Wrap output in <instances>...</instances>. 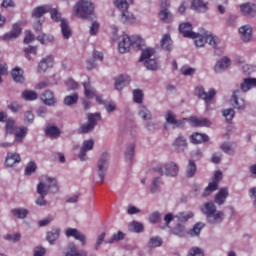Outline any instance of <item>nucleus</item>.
<instances>
[{"label":"nucleus","mask_w":256,"mask_h":256,"mask_svg":"<svg viewBox=\"0 0 256 256\" xmlns=\"http://www.w3.org/2000/svg\"><path fill=\"white\" fill-rule=\"evenodd\" d=\"M166 121L169 123V125H173L174 129L185 127V121H188L191 127H211V121H209L207 118H197V116H191L189 118L177 120V117H175L171 111L167 113Z\"/></svg>","instance_id":"f257e3e1"},{"label":"nucleus","mask_w":256,"mask_h":256,"mask_svg":"<svg viewBox=\"0 0 256 256\" xmlns=\"http://www.w3.org/2000/svg\"><path fill=\"white\" fill-rule=\"evenodd\" d=\"M37 193L39 198L36 200V205L40 207H45L47 205V200H45V196L49 193L55 195V193H59V185L57 184V179L47 177L46 183L40 182L37 186Z\"/></svg>","instance_id":"f03ea898"},{"label":"nucleus","mask_w":256,"mask_h":256,"mask_svg":"<svg viewBox=\"0 0 256 256\" xmlns=\"http://www.w3.org/2000/svg\"><path fill=\"white\" fill-rule=\"evenodd\" d=\"M144 41L142 37L132 36L124 34L119 38L118 51L119 53H129L131 51V47L141 48Z\"/></svg>","instance_id":"7ed1b4c3"},{"label":"nucleus","mask_w":256,"mask_h":256,"mask_svg":"<svg viewBox=\"0 0 256 256\" xmlns=\"http://www.w3.org/2000/svg\"><path fill=\"white\" fill-rule=\"evenodd\" d=\"M201 211L206 215L208 223H221V221H223V212L217 211V207L213 202L205 203Z\"/></svg>","instance_id":"20e7f679"},{"label":"nucleus","mask_w":256,"mask_h":256,"mask_svg":"<svg viewBox=\"0 0 256 256\" xmlns=\"http://www.w3.org/2000/svg\"><path fill=\"white\" fill-rule=\"evenodd\" d=\"M194 39V43L196 47H205V43H209L213 49L217 47V43H219V38L217 36H213L211 33L201 30V33H196V37Z\"/></svg>","instance_id":"39448f33"},{"label":"nucleus","mask_w":256,"mask_h":256,"mask_svg":"<svg viewBox=\"0 0 256 256\" xmlns=\"http://www.w3.org/2000/svg\"><path fill=\"white\" fill-rule=\"evenodd\" d=\"M114 5L121 11L120 21L126 25L129 23H135L136 18L131 12L128 11L129 3L127 0H114Z\"/></svg>","instance_id":"423d86ee"},{"label":"nucleus","mask_w":256,"mask_h":256,"mask_svg":"<svg viewBox=\"0 0 256 256\" xmlns=\"http://www.w3.org/2000/svg\"><path fill=\"white\" fill-rule=\"evenodd\" d=\"M93 11H95V6L90 1L80 0L75 5L76 17H80V19H87L89 15H93Z\"/></svg>","instance_id":"0eeeda50"},{"label":"nucleus","mask_w":256,"mask_h":256,"mask_svg":"<svg viewBox=\"0 0 256 256\" xmlns=\"http://www.w3.org/2000/svg\"><path fill=\"white\" fill-rule=\"evenodd\" d=\"M45 13H50L53 21H56V23H59L61 20V13L57 9H51L50 6L44 5V6H38L33 10L32 17H35V19H40V17H43Z\"/></svg>","instance_id":"6e6552de"},{"label":"nucleus","mask_w":256,"mask_h":256,"mask_svg":"<svg viewBox=\"0 0 256 256\" xmlns=\"http://www.w3.org/2000/svg\"><path fill=\"white\" fill-rule=\"evenodd\" d=\"M88 123L82 124L78 130L79 133H89L95 129V126L97 125V121H101V114L100 113H94V114H88L87 115Z\"/></svg>","instance_id":"1a4fd4ad"},{"label":"nucleus","mask_w":256,"mask_h":256,"mask_svg":"<svg viewBox=\"0 0 256 256\" xmlns=\"http://www.w3.org/2000/svg\"><path fill=\"white\" fill-rule=\"evenodd\" d=\"M109 167V154L104 153L101 155L97 164V174L103 183L105 181V175L107 174V169Z\"/></svg>","instance_id":"9d476101"},{"label":"nucleus","mask_w":256,"mask_h":256,"mask_svg":"<svg viewBox=\"0 0 256 256\" xmlns=\"http://www.w3.org/2000/svg\"><path fill=\"white\" fill-rule=\"evenodd\" d=\"M221 179H223V173L221 171H216L212 179V182H210L208 186L205 188L203 192V197H209V195H211L213 191H217V189H219V183Z\"/></svg>","instance_id":"9b49d317"},{"label":"nucleus","mask_w":256,"mask_h":256,"mask_svg":"<svg viewBox=\"0 0 256 256\" xmlns=\"http://www.w3.org/2000/svg\"><path fill=\"white\" fill-rule=\"evenodd\" d=\"M196 94L198 99H202L203 101H205L207 107H209V103L213 101V97L217 95V92L215 91V89H210L207 93L205 91V88H203L202 86H198L196 87Z\"/></svg>","instance_id":"f8f14e48"},{"label":"nucleus","mask_w":256,"mask_h":256,"mask_svg":"<svg viewBox=\"0 0 256 256\" xmlns=\"http://www.w3.org/2000/svg\"><path fill=\"white\" fill-rule=\"evenodd\" d=\"M65 235L66 237H74V239H76V241H80L82 245H87V237L77 228H67Z\"/></svg>","instance_id":"ddd939ff"},{"label":"nucleus","mask_w":256,"mask_h":256,"mask_svg":"<svg viewBox=\"0 0 256 256\" xmlns=\"http://www.w3.org/2000/svg\"><path fill=\"white\" fill-rule=\"evenodd\" d=\"M231 105L234 107V109H238V111H243V109H245V100L241 98V91L235 90L233 92Z\"/></svg>","instance_id":"4468645a"},{"label":"nucleus","mask_w":256,"mask_h":256,"mask_svg":"<svg viewBox=\"0 0 256 256\" xmlns=\"http://www.w3.org/2000/svg\"><path fill=\"white\" fill-rule=\"evenodd\" d=\"M240 38L244 43H249L251 39H253V27L251 25L246 24L239 28Z\"/></svg>","instance_id":"2eb2a0df"},{"label":"nucleus","mask_w":256,"mask_h":256,"mask_svg":"<svg viewBox=\"0 0 256 256\" xmlns=\"http://www.w3.org/2000/svg\"><path fill=\"white\" fill-rule=\"evenodd\" d=\"M179 31L183 37H187L188 39L197 37V33L193 32V25L189 22L181 23L179 25Z\"/></svg>","instance_id":"dca6fc26"},{"label":"nucleus","mask_w":256,"mask_h":256,"mask_svg":"<svg viewBox=\"0 0 256 256\" xmlns=\"http://www.w3.org/2000/svg\"><path fill=\"white\" fill-rule=\"evenodd\" d=\"M240 11L244 17H255L256 5L253 3H244L240 6Z\"/></svg>","instance_id":"f3484780"},{"label":"nucleus","mask_w":256,"mask_h":256,"mask_svg":"<svg viewBox=\"0 0 256 256\" xmlns=\"http://www.w3.org/2000/svg\"><path fill=\"white\" fill-rule=\"evenodd\" d=\"M187 138L185 136H178L172 143V147L178 152L183 153L188 147Z\"/></svg>","instance_id":"a211bd4d"},{"label":"nucleus","mask_w":256,"mask_h":256,"mask_svg":"<svg viewBox=\"0 0 256 256\" xmlns=\"http://www.w3.org/2000/svg\"><path fill=\"white\" fill-rule=\"evenodd\" d=\"M53 67V55H48L43 58L38 64V72L45 73L47 69H51Z\"/></svg>","instance_id":"6ab92c4d"},{"label":"nucleus","mask_w":256,"mask_h":256,"mask_svg":"<svg viewBox=\"0 0 256 256\" xmlns=\"http://www.w3.org/2000/svg\"><path fill=\"white\" fill-rule=\"evenodd\" d=\"M27 133H29V129L25 126L16 127L14 131V140L16 143H23L25 137H27Z\"/></svg>","instance_id":"aec40b11"},{"label":"nucleus","mask_w":256,"mask_h":256,"mask_svg":"<svg viewBox=\"0 0 256 256\" xmlns=\"http://www.w3.org/2000/svg\"><path fill=\"white\" fill-rule=\"evenodd\" d=\"M207 141H209V136H207V134L194 132L190 136V143H192L193 145H199L201 143H207Z\"/></svg>","instance_id":"412c9836"},{"label":"nucleus","mask_w":256,"mask_h":256,"mask_svg":"<svg viewBox=\"0 0 256 256\" xmlns=\"http://www.w3.org/2000/svg\"><path fill=\"white\" fill-rule=\"evenodd\" d=\"M94 145H95V142L93 140H85L83 142V145L79 154L80 161H85V157L87 156V151H91Z\"/></svg>","instance_id":"4be33fe9"},{"label":"nucleus","mask_w":256,"mask_h":256,"mask_svg":"<svg viewBox=\"0 0 256 256\" xmlns=\"http://www.w3.org/2000/svg\"><path fill=\"white\" fill-rule=\"evenodd\" d=\"M165 175L167 177H177L179 175V166L173 162H168L165 164Z\"/></svg>","instance_id":"5701e85b"},{"label":"nucleus","mask_w":256,"mask_h":256,"mask_svg":"<svg viewBox=\"0 0 256 256\" xmlns=\"http://www.w3.org/2000/svg\"><path fill=\"white\" fill-rule=\"evenodd\" d=\"M21 35V26L14 24L12 30L3 36L4 41H11V39H17Z\"/></svg>","instance_id":"b1692460"},{"label":"nucleus","mask_w":256,"mask_h":256,"mask_svg":"<svg viewBox=\"0 0 256 256\" xmlns=\"http://www.w3.org/2000/svg\"><path fill=\"white\" fill-rule=\"evenodd\" d=\"M131 83V78L127 75H120L115 81V89L121 91L123 87Z\"/></svg>","instance_id":"393cba45"},{"label":"nucleus","mask_w":256,"mask_h":256,"mask_svg":"<svg viewBox=\"0 0 256 256\" xmlns=\"http://www.w3.org/2000/svg\"><path fill=\"white\" fill-rule=\"evenodd\" d=\"M227 197H229V190L227 188H221L215 196V203L217 205H223Z\"/></svg>","instance_id":"a878e982"},{"label":"nucleus","mask_w":256,"mask_h":256,"mask_svg":"<svg viewBox=\"0 0 256 256\" xmlns=\"http://www.w3.org/2000/svg\"><path fill=\"white\" fill-rule=\"evenodd\" d=\"M161 48L164 51H172L173 50V40H171V35L164 34L161 42H160Z\"/></svg>","instance_id":"bb28decb"},{"label":"nucleus","mask_w":256,"mask_h":256,"mask_svg":"<svg viewBox=\"0 0 256 256\" xmlns=\"http://www.w3.org/2000/svg\"><path fill=\"white\" fill-rule=\"evenodd\" d=\"M16 163H21V156L17 153H8L5 160L6 166L13 167Z\"/></svg>","instance_id":"cd10ccee"},{"label":"nucleus","mask_w":256,"mask_h":256,"mask_svg":"<svg viewBox=\"0 0 256 256\" xmlns=\"http://www.w3.org/2000/svg\"><path fill=\"white\" fill-rule=\"evenodd\" d=\"M59 21L61 22L60 27H61V31L64 39H69V37H71V27H69V22H67V20L65 19H62L61 14H60Z\"/></svg>","instance_id":"c85d7f7f"},{"label":"nucleus","mask_w":256,"mask_h":256,"mask_svg":"<svg viewBox=\"0 0 256 256\" xmlns=\"http://www.w3.org/2000/svg\"><path fill=\"white\" fill-rule=\"evenodd\" d=\"M253 87H256V78H246L240 85V88L244 93H247V91H250Z\"/></svg>","instance_id":"c756f323"},{"label":"nucleus","mask_w":256,"mask_h":256,"mask_svg":"<svg viewBox=\"0 0 256 256\" xmlns=\"http://www.w3.org/2000/svg\"><path fill=\"white\" fill-rule=\"evenodd\" d=\"M95 59H98L99 61H103V52H99V51L93 52V60L87 61V69H89L90 71L92 69H95V67H97V63H95Z\"/></svg>","instance_id":"7c9ffc66"},{"label":"nucleus","mask_w":256,"mask_h":256,"mask_svg":"<svg viewBox=\"0 0 256 256\" xmlns=\"http://www.w3.org/2000/svg\"><path fill=\"white\" fill-rule=\"evenodd\" d=\"M65 256H87V253L83 250L78 251L75 243H70L68 245V251L66 252Z\"/></svg>","instance_id":"2f4dec72"},{"label":"nucleus","mask_w":256,"mask_h":256,"mask_svg":"<svg viewBox=\"0 0 256 256\" xmlns=\"http://www.w3.org/2000/svg\"><path fill=\"white\" fill-rule=\"evenodd\" d=\"M41 100L45 105H53L55 103V94L51 92V90H46L42 95H41Z\"/></svg>","instance_id":"473e14b6"},{"label":"nucleus","mask_w":256,"mask_h":256,"mask_svg":"<svg viewBox=\"0 0 256 256\" xmlns=\"http://www.w3.org/2000/svg\"><path fill=\"white\" fill-rule=\"evenodd\" d=\"M11 75H12V79L16 83H24L25 82V77L23 76V69L16 67L12 70Z\"/></svg>","instance_id":"72a5a7b5"},{"label":"nucleus","mask_w":256,"mask_h":256,"mask_svg":"<svg viewBox=\"0 0 256 256\" xmlns=\"http://www.w3.org/2000/svg\"><path fill=\"white\" fill-rule=\"evenodd\" d=\"M231 65V60L228 57H223L220 61H218L215 65V71L221 72L225 71L227 67Z\"/></svg>","instance_id":"f704fd0d"},{"label":"nucleus","mask_w":256,"mask_h":256,"mask_svg":"<svg viewBox=\"0 0 256 256\" xmlns=\"http://www.w3.org/2000/svg\"><path fill=\"white\" fill-rule=\"evenodd\" d=\"M159 19L162 20L163 23H171V21H173V14H171L169 9H161Z\"/></svg>","instance_id":"c9c22d12"},{"label":"nucleus","mask_w":256,"mask_h":256,"mask_svg":"<svg viewBox=\"0 0 256 256\" xmlns=\"http://www.w3.org/2000/svg\"><path fill=\"white\" fill-rule=\"evenodd\" d=\"M83 87L85 97H87V99H93V97H95L96 92L93 86H91V82H84Z\"/></svg>","instance_id":"e433bc0d"},{"label":"nucleus","mask_w":256,"mask_h":256,"mask_svg":"<svg viewBox=\"0 0 256 256\" xmlns=\"http://www.w3.org/2000/svg\"><path fill=\"white\" fill-rule=\"evenodd\" d=\"M59 235H61L60 229H54L47 233L46 239L50 245H53L57 239H59Z\"/></svg>","instance_id":"4c0bfd02"},{"label":"nucleus","mask_w":256,"mask_h":256,"mask_svg":"<svg viewBox=\"0 0 256 256\" xmlns=\"http://www.w3.org/2000/svg\"><path fill=\"white\" fill-rule=\"evenodd\" d=\"M192 9L195 11H207V4L203 0H193L191 3Z\"/></svg>","instance_id":"58836bf2"},{"label":"nucleus","mask_w":256,"mask_h":256,"mask_svg":"<svg viewBox=\"0 0 256 256\" xmlns=\"http://www.w3.org/2000/svg\"><path fill=\"white\" fill-rule=\"evenodd\" d=\"M15 125L16 123H15V120H13V118H8L6 120L5 129L8 135H13L15 133V130L17 129L15 128Z\"/></svg>","instance_id":"ea45409f"},{"label":"nucleus","mask_w":256,"mask_h":256,"mask_svg":"<svg viewBox=\"0 0 256 256\" xmlns=\"http://www.w3.org/2000/svg\"><path fill=\"white\" fill-rule=\"evenodd\" d=\"M195 173H197V165L193 160H189V164L186 168L187 177H194Z\"/></svg>","instance_id":"a19ab883"},{"label":"nucleus","mask_w":256,"mask_h":256,"mask_svg":"<svg viewBox=\"0 0 256 256\" xmlns=\"http://www.w3.org/2000/svg\"><path fill=\"white\" fill-rule=\"evenodd\" d=\"M192 217L193 212H180L176 215V219H178L180 223H187V221H189V219H192Z\"/></svg>","instance_id":"79ce46f5"},{"label":"nucleus","mask_w":256,"mask_h":256,"mask_svg":"<svg viewBox=\"0 0 256 256\" xmlns=\"http://www.w3.org/2000/svg\"><path fill=\"white\" fill-rule=\"evenodd\" d=\"M154 54H155V49L147 48L142 51L140 61H149V59H151V57H153Z\"/></svg>","instance_id":"37998d69"},{"label":"nucleus","mask_w":256,"mask_h":256,"mask_svg":"<svg viewBox=\"0 0 256 256\" xmlns=\"http://www.w3.org/2000/svg\"><path fill=\"white\" fill-rule=\"evenodd\" d=\"M46 135L49 137H59L61 135V131L57 126H48L45 130Z\"/></svg>","instance_id":"c03bdc74"},{"label":"nucleus","mask_w":256,"mask_h":256,"mask_svg":"<svg viewBox=\"0 0 256 256\" xmlns=\"http://www.w3.org/2000/svg\"><path fill=\"white\" fill-rule=\"evenodd\" d=\"M11 213L18 219H25V217L29 215V211H27V209H13L11 210Z\"/></svg>","instance_id":"a18cd8bd"},{"label":"nucleus","mask_w":256,"mask_h":256,"mask_svg":"<svg viewBox=\"0 0 256 256\" xmlns=\"http://www.w3.org/2000/svg\"><path fill=\"white\" fill-rule=\"evenodd\" d=\"M22 97L25 101H35L37 99V94L33 90H25L22 92Z\"/></svg>","instance_id":"49530a36"},{"label":"nucleus","mask_w":256,"mask_h":256,"mask_svg":"<svg viewBox=\"0 0 256 256\" xmlns=\"http://www.w3.org/2000/svg\"><path fill=\"white\" fill-rule=\"evenodd\" d=\"M144 65L146 69H149V71H157L159 64L157 63V60L155 59H149L144 62Z\"/></svg>","instance_id":"de8ad7c7"},{"label":"nucleus","mask_w":256,"mask_h":256,"mask_svg":"<svg viewBox=\"0 0 256 256\" xmlns=\"http://www.w3.org/2000/svg\"><path fill=\"white\" fill-rule=\"evenodd\" d=\"M77 101H79V94H77V93H75L73 95L66 96L64 98V104H66L67 106L75 105V103H77Z\"/></svg>","instance_id":"09e8293b"},{"label":"nucleus","mask_w":256,"mask_h":256,"mask_svg":"<svg viewBox=\"0 0 256 256\" xmlns=\"http://www.w3.org/2000/svg\"><path fill=\"white\" fill-rule=\"evenodd\" d=\"M143 229H144L143 224H141L137 221H133L129 225V230L133 231L134 233H141V231H143Z\"/></svg>","instance_id":"8fccbe9b"},{"label":"nucleus","mask_w":256,"mask_h":256,"mask_svg":"<svg viewBox=\"0 0 256 256\" xmlns=\"http://www.w3.org/2000/svg\"><path fill=\"white\" fill-rule=\"evenodd\" d=\"M125 239V234L121 231H119L117 234H114L109 240H106L105 243H108L109 245L115 243V241H121Z\"/></svg>","instance_id":"3c124183"},{"label":"nucleus","mask_w":256,"mask_h":256,"mask_svg":"<svg viewBox=\"0 0 256 256\" xmlns=\"http://www.w3.org/2000/svg\"><path fill=\"white\" fill-rule=\"evenodd\" d=\"M53 35L41 34L37 37V40L42 43V45H47V43H51L53 41Z\"/></svg>","instance_id":"603ef678"},{"label":"nucleus","mask_w":256,"mask_h":256,"mask_svg":"<svg viewBox=\"0 0 256 256\" xmlns=\"http://www.w3.org/2000/svg\"><path fill=\"white\" fill-rule=\"evenodd\" d=\"M139 116L144 119V121H148L152 117L151 112L145 108V106L140 107Z\"/></svg>","instance_id":"864d4df0"},{"label":"nucleus","mask_w":256,"mask_h":256,"mask_svg":"<svg viewBox=\"0 0 256 256\" xmlns=\"http://www.w3.org/2000/svg\"><path fill=\"white\" fill-rule=\"evenodd\" d=\"M223 117H225L226 121H233V118L235 117V110L233 108H228L225 110H222Z\"/></svg>","instance_id":"5fc2aeb1"},{"label":"nucleus","mask_w":256,"mask_h":256,"mask_svg":"<svg viewBox=\"0 0 256 256\" xmlns=\"http://www.w3.org/2000/svg\"><path fill=\"white\" fill-rule=\"evenodd\" d=\"M174 234L177 235V237H185L187 235V231L185 230V226L178 224L174 228Z\"/></svg>","instance_id":"6e6d98bb"},{"label":"nucleus","mask_w":256,"mask_h":256,"mask_svg":"<svg viewBox=\"0 0 256 256\" xmlns=\"http://www.w3.org/2000/svg\"><path fill=\"white\" fill-rule=\"evenodd\" d=\"M204 225L201 223H197L194 225L193 229H191L188 232V235H191V237H195V235H199L201 233V229H203Z\"/></svg>","instance_id":"4d7b16f0"},{"label":"nucleus","mask_w":256,"mask_h":256,"mask_svg":"<svg viewBox=\"0 0 256 256\" xmlns=\"http://www.w3.org/2000/svg\"><path fill=\"white\" fill-rule=\"evenodd\" d=\"M37 171V164H35V162L31 161L27 164L26 169H25V173L27 175H33V173H35Z\"/></svg>","instance_id":"13d9d810"},{"label":"nucleus","mask_w":256,"mask_h":256,"mask_svg":"<svg viewBox=\"0 0 256 256\" xmlns=\"http://www.w3.org/2000/svg\"><path fill=\"white\" fill-rule=\"evenodd\" d=\"M221 149L227 155H235V149H233V146H231V144H229V143H223L221 145Z\"/></svg>","instance_id":"bf43d9fd"},{"label":"nucleus","mask_w":256,"mask_h":256,"mask_svg":"<svg viewBox=\"0 0 256 256\" xmlns=\"http://www.w3.org/2000/svg\"><path fill=\"white\" fill-rule=\"evenodd\" d=\"M65 85H66V87L68 88L69 91H75V89H77V87H79V84L71 78H68L65 81Z\"/></svg>","instance_id":"052dcab7"},{"label":"nucleus","mask_w":256,"mask_h":256,"mask_svg":"<svg viewBox=\"0 0 256 256\" xmlns=\"http://www.w3.org/2000/svg\"><path fill=\"white\" fill-rule=\"evenodd\" d=\"M133 98L135 103H143V91L137 89L133 91Z\"/></svg>","instance_id":"680f3d73"},{"label":"nucleus","mask_w":256,"mask_h":256,"mask_svg":"<svg viewBox=\"0 0 256 256\" xmlns=\"http://www.w3.org/2000/svg\"><path fill=\"white\" fill-rule=\"evenodd\" d=\"M104 107L108 113H113L117 109V104L113 101L104 102Z\"/></svg>","instance_id":"e2e57ef3"},{"label":"nucleus","mask_w":256,"mask_h":256,"mask_svg":"<svg viewBox=\"0 0 256 256\" xmlns=\"http://www.w3.org/2000/svg\"><path fill=\"white\" fill-rule=\"evenodd\" d=\"M133 155H135V144H131L129 148L125 152V158L131 161L133 159Z\"/></svg>","instance_id":"0e129e2a"},{"label":"nucleus","mask_w":256,"mask_h":256,"mask_svg":"<svg viewBox=\"0 0 256 256\" xmlns=\"http://www.w3.org/2000/svg\"><path fill=\"white\" fill-rule=\"evenodd\" d=\"M163 245V240L160 237H152L150 239V247H161Z\"/></svg>","instance_id":"69168bd1"},{"label":"nucleus","mask_w":256,"mask_h":256,"mask_svg":"<svg viewBox=\"0 0 256 256\" xmlns=\"http://www.w3.org/2000/svg\"><path fill=\"white\" fill-rule=\"evenodd\" d=\"M205 253L200 248L194 247L192 248L187 256H204Z\"/></svg>","instance_id":"338daca9"},{"label":"nucleus","mask_w":256,"mask_h":256,"mask_svg":"<svg viewBox=\"0 0 256 256\" xmlns=\"http://www.w3.org/2000/svg\"><path fill=\"white\" fill-rule=\"evenodd\" d=\"M182 75H193L195 73V68H191L189 66H183L181 68Z\"/></svg>","instance_id":"774afa93"}]
</instances>
